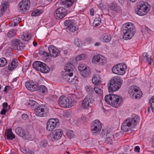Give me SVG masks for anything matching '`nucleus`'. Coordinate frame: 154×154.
Instances as JSON below:
<instances>
[{"label": "nucleus", "instance_id": "nucleus-1", "mask_svg": "<svg viewBox=\"0 0 154 154\" xmlns=\"http://www.w3.org/2000/svg\"><path fill=\"white\" fill-rule=\"evenodd\" d=\"M140 120L138 116H135L125 120L122 123L121 128L124 132H126L130 128H134Z\"/></svg>", "mask_w": 154, "mask_h": 154}, {"label": "nucleus", "instance_id": "nucleus-2", "mask_svg": "<svg viewBox=\"0 0 154 154\" xmlns=\"http://www.w3.org/2000/svg\"><path fill=\"white\" fill-rule=\"evenodd\" d=\"M123 29V38L125 40L131 38L135 32L134 25L131 23H128L124 24L122 27Z\"/></svg>", "mask_w": 154, "mask_h": 154}, {"label": "nucleus", "instance_id": "nucleus-3", "mask_svg": "<svg viewBox=\"0 0 154 154\" xmlns=\"http://www.w3.org/2000/svg\"><path fill=\"white\" fill-rule=\"evenodd\" d=\"M105 100L107 104L115 107H118L121 105L123 101L122 97L114 94L106 95Z\"/></svg>", "mask_w": 154, "mask_h": 154}, {"label": "nucleus", "instance_id": "nucleus-4", "mask_svg": "<svg viewBox=\"0 0 154 154\" xmlns=\"http://www.w3.org/2000/svg\"><path fill=\"white\" fill-rule=\"evenodd\" d=\"M122 84V80L119 77L115 76L112 78L108 84L109 92H110L118 90L121 87Z\"/></svg>", "mask_w": 154, "mask_h": 154}, {"label": "nucleus", "instance_id": "nucleus-5", "mask_svg": "<svg viewBox=\"0 0 154 154\" xmlns=\"http://www.w3.org/2000/svg\"><path fill=\"white\" fill-rule=\"evenodd\" d=\"M128 92L130 97L133 99H139L142 95L139 88L134 85L131 86L129 87Z\"/></svg>", "mask_w": 154, "mask_h": 154}, {"label": "nucleus", "instance_id": "nucleus-6", "mask_svg": "<svg viewBox=\"0 0 154 154\" xmlns=\"http://www.w3.org/2000/svg\"><path fill=\"white\" fill-rule=\"evenodd\" d=\"M127 69V66L126 64L120 63L114 66L112 69L114 73L118 75H123L125 74Z\"/></svg>", "mask_w": 154, "mask_h": 154}, {"label": "nucleus", "instance_id": "nucleus-7", "mask_svg": "<svg viewBox=\"0 0 154 154\" xmlns=\"http://www.w3.org/2000/svg\"><path fill=\"white\" fill-rule=\"evenodd\" d=\"M63 78L66 81L71 85H76L78 83V79L75 75L73 76V73L64 72L63 74Z\"/></svg>", "mask_w": 154, "mask_h": 154}, {"label": "nucleus", "instance_id": "nucleus-8", "mask_svg": "<svg viewBox=\"0 0 154 154\" xmlns=\"http://www.w3.org/2000/svg\"><path fill=\"white\" fill-rule=\"evenodd\" d=\"M58 103L61 107L63 108H69L73 106L72 101L63 96H62L59 98Z\"/></svg>", "mask_w": 154, "mask_h": 154}, {"label": "nucleus", "instance_id": "nucleus-9", "mask_svg": "<svg viewBox=\"0 0 154 154\" xmlns=\"http://www.w3.org/2000/svg\"><path fill=\"white\" fill-rule=\"evenodd\" d=\"M62 134L63 132L61 129L55 130L49 134V139L52 141L57 140L61 138Z\"/></svg>", "mask_w": 154, "mask_h": 154}, {"label": "nucleus", "instance_id": "nucleus-10", "mask_svg": "<svg viewBox=\"0 0 154 154\" xmlns=\"http://www.w3.org/2000/svg\"><path fill=\"white\" fill-rule=\"evenodd\" d=\"M64 24L66 26L67 31L70 32H74L78 30V27L76 26L74 21L72 20H66L64 22Z\"/></svg>", "mask_w": 154, "mask_h": 154}, {"label": "nucleus", "instance_id": "nucleus-11", "mask_svg": "<svg viewBox=\"0 0 154 154\" xmlns=\"http://www.w3.org/2000/svg\"><path fill=\"white\" fill-rule=\"evenodd\" d=\"M30 4V0H23L19 3L18 5L20 11L24 13L29 9Z\"/></svg>", "mask_w": 154, "mask_h": 154}, {"label": "nucleus", "instance_id": "nucleus-12", "mask_svg": "<svg viewBox=\"0 0 154 154\" xmlns=\"http://www.w3.org/2000/svg\"><path fill=\"white\" fill-rule=\"evenodd\" d=\"M59 120L57 119H51L47 122L46 129L51 131L58 125Z\"/></svg>", "mask_w": 154, "mask_h": 154}, {"label": "nucleus", "instance_id": "nucleus-13", "mask_svg": "<svg viewBox=\"0 0 154 154\" xmlns=\"http://www.w3.org/2000/svg\"><path fill=\"white\" fill-rule=\"evenodd\" d=\"M148 3L147 2L141 3L138 8L137 14L140 16L145 15L148 12Z\"/></svg>", "mask_w": 154, "mask_h": 154}, {"label": "nucleus", "instance_id": "nucleus-14", "mask_svg": "<svg viewBox=\"0 0 154 154\" xmlns=\"http://www.w3.org/2000/svg\"><path fill=\"white\" fill-rule=\"evenodd\" d=\"M94 101V100L91 96H87L82 101V106L84 109H88Z\"/></svg>", "mask_w": 154, "mask_h": 154}, {"label": "nucleus", "instance_id": "nucleus-15", "mask_svg": "<svg viewBox=\"0 0 154 154\" xmlns=\"http://www.w3.org/2000/svg\"><path fill=\"white\" fill-rule=\"evenodd\" d=\"M11 45L15 50H22L24 47L23 43L20 42L19 40L16 39H14L11 41Z\"/></svg>", "mask_w": 154, "mask_h": 154}, {"label": "nucleus", "instance_id": "nucleus-16", "mask_svg": "<svg viewBox=\"0 0 154 154\" xmlns=\"http://www.w3.org/2000/svg\"><path fill=\"white\" fill-rule=\"evenodd\" d=\"M66 12L65 9L63 7L58 8L55 11V16L57 19L64 18L66 15Z\"/></svg>", "mask_w": 154, "mask_h": 154}, {"label": "nucleus", "instance_id": "nucleus-17", "mask_svg": "<svg viewBox=\"0 0 154 154\" xmlns=\"http://www.w3.org/2000/svg\"><path fill=\"white\" fill-rule=\"evenodd\" d=\"M45 106L43 105H39L35 108V112L36 116L42 117L46 115V113L44 110Z\"/></svg>", "mask_w": 154, "mask_h": 154}, {"label": "nucleus", "instance_id": "nucleus-18", "mask_svg": "<svg viewBox=\"0 0 154 154\" xmlns=\"http://www.w3.org/2000/svg\"><path fill=\"white\" fill-rule=\"evenodd\" d=\"M15 131L17 135L20 137H21L24 139H28L29 137L28 133L26 132L20 128H17L15 129Z\"/></svg>", "mask_w": 154, "mask_h": 154}, {"label": "nucleus", "instance_id": "nucleus-19", "mask_svg": "<svg viewBox=\"0 0 154 154\" xmlns=\"http://www.w3.org/2000/svg\"><path fill=\"white\" fill-rule=\"evenodd\" d=\"M48 49L49 53L52 57H56L59 55V50L54 46H49Z\"/></svg>", "mask_w": 154, "mask_h": 154}, {"label": "nucleus", "instance_id": "nucleus-20", "mask_svg": "<svg viewBox=\"0 0 154 154\" xmlns=\"http://www.w3.org/2000/svg\"><path fill=\"white\" fill-rule=\"evenodd\" d=\"M100 71H96V73L94 74L92 78V81L94 84L98 85L100 84L101 81L100 76Z\"/></svg>", "mask_w": 154, "mask_h": 154}, {"label": "nucleus", "instance_id": "nucleus-21", "mask_svg": "<svg viewBox=\"0 0 154 154\" xmlns=\"http://www.w3.org/2000/svg\"><path fill=\"white\" fill-rule=\"evenodd\" d=\"M26 88L31 91H35L37 88V85L32 81H29L26 82L25 84Z\"/></svg>", "mask_w": 154, "mask_h": 154}, {"label": "nucleus", "instance_id": "nucleus-22", "mask_svg": "<svg viewBox=\"0 0 154 154\" xmlns=\"http://www.w3.org/2000/svg\"><path fill=\"white\" fill-rule=\"evenodd\" d=\"M64 70L65 72L69 73H73L74 72L75 70V67L71 63H69L66 64Z\"/></svg>", "mask_w": 154, "mask_h": 154}, {"label": "nucleus", "instance_id": "nucleus-23", "mask_svg": "<svg viewBox=\"0 0 154 154\" xmlns=\"http://www.w3.org/2000/svg\"><path fill=\"white\" fill-rule=\"evenodd\" d=\"M18 63L17 60L15 59H13L10 62L8 66V68L10 70H12L15 69L18 66Z\"/></svg>", "mask_w": 154, "mask_h": 154}, {"label": "nucleus", "instance_id": "nucleus-24", "mask_svg": "<svg viewBox=\"0 0 154 154\" xmlns=\"http://www.w3.org/2000/svg\"><path fill=\"white\" fill-rule=\"evenodd\" d=\"M141 59H142V60H146L149 62V65H150L153 61V60L151 58V57L150 56L149 57L148 54L146 52H144L143 54Z\"/></svg>", "mask_w": 154, "mask_h": 154}, {"label": "nucleus", "instance_id": "nucleus-25", "mask_svg": "<svg viewBox=\"0 0 154 154\" xmlns=\"http://www.w3.org/2000/svg\"><path fill=\"white\" fill-rule=\"evenodd\" d=\"M91 128L92 134L94 135H96L98 134L101 129V128L98 127H95L92 125H91Z\"/></svg>", "mask_w": 154, "mask_h": 154}, {"label": "nucleus", "instance_id": "nucleus-26", "mask_svg": "<svg viewBox=\"0 0 154 154\" xmlns=\"http://www.w3.org/2000/svg\"><path fill=\"white\" fill-rule=\"evenodd\" d=\"M26 104L29 105L30 107L32 109L35 108L38 105L37 102L32 99L28 100Z\"/></svg>", "mask_w": 154, "mask_h": 154}, {"label": "nucleus", "instance_id": "nucleus-27", "mask_svg": "<svg viewBox=\"0 0 154 154\" xmlns=\"http://www.w3.org/2000/svg\"><path fill=\"white\" fill-rule=\"evenodd\" d=\"M42 65L40 68L41 69H39L38 71L44 73L48 72L50 70L48 66L44 63H42Z\"/></svg>", "mask_w": 154, "mask_h": 154}, {"label": "nucleus", "instance_id": "nucleus-28", "mask_svg": "<svg viewBox=\"0 0 154 154\" xmlns=\"http://www.w3.org/2000/svg\"><path fill=\"white\" fill-rule=\"evenodd\" d=\"M74 2V0H60V3L66 6L69 8L72 5Z\"/></svg>", "mask_w": 154, "mask_h": 154}, {"label": "nucleus", "instance_id": "nucleus-29", "mask_svg": "<svg viewBox=\"0 0 154 154\" xmlns=\"http://www.w3.org/2000/svg\"><path fill=\"white\" fill-rule=\"evenodd\" d=\"M5 135L7 138L9 140H12L15 138V136L12 132L11 130L8 129L5 133Z\"/></svg>", "mask_w": 154, "mask_h": 154}, {"label": "nucleus", "instance_id": "nucleus-30", "mask_svg": "<svg viewBox=\"0 0 154 154\" xmlns=\"http://www.w3.org/2000/svg\"><path fill=\"white\" fill-rule=\"evenodd\" d=\"M101 38L103 39V41L105 42H109L111 39V35L109 34L106 33L103 34Z\"/></svg>", "mask_w": 154, "mask_h": 154}, {"label": "nucleus", "instance_id": "nucleus-31", "mask_svg": "<svg viewBox=\"0 0 154 154\" xmlns=\"http://www.w3.org/2000/svg\"><path fill=\"white\" fill-rule=\"evenodd\" d=\"M2 8L0 7V16H1L3 15V12L5 11L7 8V3L5 1H2Z\"/></svg>", "mask_w": 154, "mask_h": 154}, {"label": "nucleus", "instance_id": "nucleus-32", "mask_svg": "<svg viewBox=\"0 0 154 154\" xmlns=\"http://www.w3.org/2000/svg\"><path fill=\"white\" fill-rule=\"evenodd\" d=\"M110 8L111 10L118 12H120L122 11L121 8L119 6H118L116 4L114 3L111 4Z\"/></svg>", "mask_w": 154, "mask_h": 154}, {"label": "nucleus", "instance_id": "nucleus-33", "mask_svg": "<svg viewBox=\"0 0 154 154\" xmlns=\"http://www.w3.org/2000/svg\"><path fill=\"white\" fill-rule=\"evenodd\" d=\"M106 136L105 143L108 144H112V139L113 137V136L110 134H108Z\"/></svg>", "mask_w": 154, "mask_h": 154}, {"label": "nucleus", "instance_id": "nucleus-34", "mask_svg": "<svg viewBox=\"0 0 154 154\" xmlns=\"http://www.w3.org/2000/svg\"><path fill=\"white\" fill-rule=\"evenodd\" d=\"M37 90L42 93L44 94L48 92V89L44 85H40L38 87L37 86Z\"/></svg>", "mask_w": 154, "mask_h": 154}, {"label": "nucleus", "instance_id": "nucleus-35", "mask_svg": "<svg viewBox=\"0 0 154 154\" xmlns=\"http://www.w3.org/2000/svg\"><path fill=\"white\" fill-rule=\"evenodd\" d=\"M42 62L40 61H35L34 62L32 66L34 69L38 71L39 69H41V67L42 65Z\"/></svg>", "mask_w": 154, "mask_h": 154}, {"label": "nucleus", "instance_id": "nucleus-36", "mask_svg": "<svg viewBox=\"0 0 154 154\" xmlns=\"http://www.w3.org/2000/svg\"><path fill=\"white\" fill-rule=\"evenodd\" d=\"M85 70L83 71V74H80L81 75L84 77H88L91 74V70L88 67Z\"/></svg>", "mask_w": 154, "mask_h": 154}, {"label": "nucleus", "instance_id": "nucleus-37", "mask_svg": "<svg viewBox=\"0 0 154 154\" xmlns=\"http://www.w3.org/2000/svg\"><path fill=\"white\" fill-rule=\"evenodd\" d=\"M88 67L85 64L82 63L79 64L78 66V69L80 72V73L83 74V71L85 70V69L87 68Z\"/></svg>", "mask_w": 154, "mask_h": 154}, {"label": "nucleus", "instance_id": "nucleus-38", "mask_svg": "<svg viewBox=\"0 0 154 154\" xmlns=\"http://www.w3.org/2000/svg\"><path fill=\"white\" fill-rule=\"evenodd\" d=\"M100 58H99V62L98 64L103 65H104L106 61V58L103 56L100 55Z\"/></svg>", "mask_w": 154, "mask_h": 154}, {"label": "nucleus", "instance_id": "nucleus-39", "mask_svg": "<svg viewBox=\"0 0 154 154\" xmlns=\"http://www.w3.org/2000/svg\"><path fill=\"white\" fill-rule=\"evenodd\" d=\"M17 32V29H12L9 31L7 34V36L8 38H11L15 36V34Z\"/></svg>", "mask_w": 154, "mask_h": 154}, {"label": "nucleus", "instance_id": "nucleus-40", "mask_svg": "<svg viewBox=\"0 0 154 154\" xmlns=\"http://www.w3.org/2000/svg\"><path fill=\"white\" fill-rule=\"evenodd\" d=\"M91 125L102 128V125L99 120H95L92 122Z\"/></svg>", "mask_w": 154, "mask_h": 154}, {"label": "nucleus", "instance_id": "nucleus-41", "mask_svg": "<svg viewBox=\"0 0 154 154\" xmlns=\"http://www.w3.org/2000/svg\"><path fill=\"white\" fill-rule=\"evenodd\" d=\"M100 54H97L93 56L92 59V63L95 64H98Z\"/></svg>", "mask_w": 154, "mask_h": 154}, {"label": "nucleus", "instance_id": "nucleus-42", "mask_svg": "<svg viewBox=\"0 0 154 154\" xmlns=\"http://www.w3.org/2000/svg\"><path fill=\"white\" fill-rule=\"evenodd\" d=\"M43 12V11L41 10L36 9L31 14L32 16H38Z\"/></svg>", "mask_w": 154, "mask_h": 154}, {"label": "nucleus", "instance_id": "nucleus-43", "mask_svg": "<svg viewBox=\"0 0 154 154\" xmlns=\"http://www.w3.org/2000/svg\"><path fill=\"white\" fill-rule=\"evenodd\" d=\"M86 57V56L85 54H82L77 56L75 58V60L77 61H79L85 59Z\"/></svg>", "mask_w": 154, "mask_h": 154}, {"label": "nucleus", "instance_id": "nucleus-44", "mask_svg": "<svg viewBox=\"0 0 154 154\" xmlns=\"http://www.w3.org/2000/svg\"><path fill=\"white\" fill-rule=\"evenodd\" d=\"M7 61L6 59L4 57L0 59V67L4 66L7 63Z\"/></svg>", "mask_w": 154, "mask_h": 154}, {"label": "nucleus", "instance_id": "nucleus-45", "mask_svg": "<svg viewBox=\"0 0 154 154\" xmlns=\"http://www.w3.org/2000/svg\"><path fill=\"white\" fill-rule=\"evenodd\" d=\"M66 135L68 138L71 139L74 137V133L72 131L69 130L67 131Z\"/></svg>", "mask_w": 154, "mask_h": 154}, {"label": "nucleus", "instance_id": "nucleus-46", "mask_svg": "<svg viewBox=\"0 0 154 154\" xmlns=\"http://www.w3.org/2000/svg\"><path fill=\"white\" fill-rule=\"evenodd\" d=\"M39 145L41 147H45L48 145V142L45 140H42L40 142Z\"/></svg>", "mask_w": 154, "mask_h": 154}, {"label": "nucleus", "instance_id": "nucleus-47", "mask_svg": "<svg viewBox=\"0 0 154 154\" xmlns=\"http://www.w3.org/2000/svg\"><path fill=\"white\" fill-rule=\"evenodd\" d=\"M101 20L100 18H96L94 21L93 24L95 26H98L101 23Z\"/></svg>", "mask_w": 154, "mask_h": 154}, {"label": "nucleus", "instance_id": "nucleus-48", "mask_svg": "<svg viewBox=\"0 0 154 154\" xmlns=\"http://www.w3.org/2000/svg\"><path fill=\"white\" fill-rule=\"evenodd\" d=\"M21 39L25 41H27L30 39V37L28 33H26L21 36Z\"/></svg>", "mask_w": 154, "mask_h": 154}, {"label": "nucleus", "instance_id": "nucleus-49", "mask_svg": "<svg viewBox=\"0 0 154 154\" xmlns=\"http://www.w3.org/2000/svg\"><path fill=\"white\" fill-rule=\"evenodd\" d=\"M150 102L151 103V107L152 111L154 112V96L151 97Z\"/></svg>", "mask_w": 154, "mask_h": 154}, {"label": "nucleus", "instance_id": "nucleus-50", "mask_svg": "<svg viewBox=\"0 0 154 154\" xmlns=\"http://www.w3.org/2000/svg\"><path fill=\"white\" fill-rule=\"evenodd\" d=\"M14 23L15 25L17 26L18 24L21 21V19L20 17L16 18L15 19H13L12 20Z\"/></svg>", "mask_w": 154, "mask_h": 154}, {"label": "nucleus", "instance_id": "nucleus-51", "mask_svg": "<svg viewBox=\"0 0 154 154\" xmlns=\"http://www.w3.org/2000/svg\"><path fill=\"white\" fill-rule=\"evenodd\" d=\"M85 89L86 91L89 93H91L94 92V89L90 86H86L85 87Z\"/></svg>", "mask_w": 154, "mask_h": 154}, {"label": "nucleus", "instance_id": "nucleus-52", "mask_svg": "<svg viewBox=\"0 0 154 154\" xmlns=\"http://www.w3.org/2000/svg\"><path fill=\"white\" fill-rule=\"evenodd\" d=\"M94 90L96 93L98 94H100L102 92V90L97 87L94 88Z\"/></svg>", "mask_w": 154, "mask_h": 154}, {"label": "nucleus", "instance_id": "nucleus-53", "mask_svg": "<svg viewBox=\"0 0 154 154\" xmlns=\"http://www.w3.org/2000/svg\"><path fill=\"white\" fill-rule=\"evenodd\" d=\"M74 43L77 46L79 47L80 45L81 44V42L79 40L76 39L74 41Z\"/></svg>", "mask_w": 154, "mask_h": 154}, {"label": "nucleus", "instance_id": "nucleus-54", "mask_svg": "<svg viewBox=\"0 0 154 154\" xmlns=\"http://www.w3.org/2000/svg\"><path fill=\"white\" fill-rule=\"evenodd\" d=\"M144 30L145 32L147 33L151 34V32H152V31L146 27H145Z\"/></svg>", "mask_w": 154, "mask_h": 154}, {"label": "nucleus", "instance_id": "nucleus-55", "mask_svg": "<svg viewBox=\"0 0 154 154\" xmlns=\"http://www.w3.org/2000/svg\"><path fill=\"white\" fill-rule=\"evenodd\" d=\"M40 54H42L46 56H49V53L45 51H41L40 52Z\"/></svg>", "mask_w": 154, "mask_h": 154}, {"label": "nucleus", "instance_id": "nucleus-56", "mask_svg": "<svg viewBox=\"0 0 154 154\" xmlns=\"http://www.w3.org/2000/svg\"><path fill=\"white\" fill-rule=\"evenodd\" d=\"M28 118V115L26 114H23L22 115L21 118L24 120Z\"/></svg>", "mask_w": 154, "mask_h": 154}, {"label": "nucleus", "instance_id": "nucleus-57", "mask_svg": "<svg viewBox=\"0 0 154 154\" xmlns=\"http://www.w3.org/2000/svg\"><path fill=\"white\" fill-rule=\"evenodd\" d=\"M140 148L139 146H135L134 149V150L135 152H140Z\"/></svg>", "mask_w": 154, "mask_h": 154}, {"label": "nucleus", "instance_id": "nucleus-58", "mask_svg": "<svg viewBox=\"0 0 154 154\" xmlns=\"http://www.w3.org/2000/svg\"><path fill=\"white\" fill-rule=\"evenodd\" d=\"M7 109L3 108L1 112V114L2 115H5L7 111Z\"/></svg>", "mask_w": 154, "mask_h": 154}, {"label": "nucleus", "instance_id": "nucleus-59", "mask_svg": "<svg viewBox=\"0 0 154 154\" xmlns=\"http://www.w3.org/2000/svg\"><path fill=\"white\" fill-rule=\"evenodd\" d=\"M90 14L91 16H93L94 14V10L93 8H91L90 10Z\"/></svg>", "mask_w": 154, "mask_h": 154}, {"label": "nucleus", "instance_id": "nucleus-60", "mask_svg": "<svg viewBox=\"0 0 154 154\" xmlns=\"http://www.w3.org/2000/svg\"><path fill=\"white\" fill-rule=\"evenodd\" d=\"M14 22H13V21L12 20V22H11L9 23V26H10L11 27H14L16 26V25H15V24L14 23Z\"/></svg>", "mask_w": 154, "mask_h": 154}, {"label": "nucleus", "instance_id": "nucleus-61", "mask_svg": "<svg viewBox=\"0 0 154 154\" xmlns=\"http://www.w3.org/2000/svg\"><path fill=\"white\" fill-rule=\"evenodd\" d=\"M8 104L7 103H4L3 104V108L6 109L8 106Z\"/></svg>", "mask_w": 154, "mask_h": 154}, {"label": "nucleus", "instance_id": "nucleus-62", "mask_svg": "<svg viewBox=\"0 0 154 154\" xmlns=\"http://www.w3.org/2000/svg\"><path fill=\"white\" fill-rule=\"evenodd\" d=\"M9 88H10V87L9 86H6L5 88V89L4 90V91L6 92L7 91V90Z\"/></svg>", "mask_w": 154, "mask_h": 154}, {"label": "nucleus", "instance_id": "nucleus-63", "mask_svg": "<svg viewBox=\"0 0 154 154\" xmlns=\"http://www.w3.org/2000/svg\"><path fill=\"white\" fill-rule=\"evenodd\" d=\"M101 45V43L100 42H96L95 43L94 45L95 46H98Z\"/></svg>", "mask_w": 154, "mask_h": 154}, {"label": "nucleus", "instance_id": "nucleus-64", "mask_svg": "<svg viewBox=\"0 0 154 154\" xmlns=\"http://www.w3.org/2000/svg\"><path fill=\"white\" fill-rule=\"evenodd\" d=\"M33 45H34V46H36L37 45V43H36V42H34L33 44Z\"/></svg>", "mask_w": 154, "mask_h": 154}]
</instances>
